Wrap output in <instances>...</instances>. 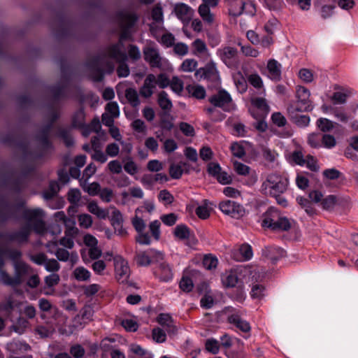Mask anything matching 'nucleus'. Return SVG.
<instances>
[{
  "instance_id": "1",
  "label": "nucleus",
  "mask_w": 358,
  "mask_h": 358,
  "mask_svg": "<svg viewBox=\"0 0 358 358\" xmlns=\"http://www.w3.org/2000/svg\"><path fill=\"white\" fill-rule=\"evenodd\" d=\"M108 57L117 61L124 62L127 59L126 53L120 50L119 43L109 45L105 52L90 58L86 63L90 71V76L93 81L101 82L103 79V70L108 74H111L114 71L115 65L108 59Z\"/></svg>"
},
{
  "instance_id": "2",
  "label": "nucleus",
  "mask_w": 358,
  "mask_h": 358,
  "mask_svg": "<svg viewBox=\"0 0 358 358\" xmlns=\"http://www.w3.org/2000/svg\"><path fill=\"white\" fill-rule=\"evenodd\" d=\"M43 210L40 208L22 210V217L28 224L20 231L12 232H1L0 241L16 242L17 243H25L28 241L31 230L36 234H43L45 231V224L43 220Z\"/></svg>"
},
{
  "instance_id": "3",
  "label": "nucleus",
  "mask_w": 358,
  "mask_h": 358,
  "mask_svg": "<svg viewBox=\"0 0 358 358\" xmlns=\"http://www.w3.org/2000/svg\"><path fill=\"white\" fill-rule=\"evenodd\" d=\"M294 222L285 216L274 207H270L262 215V226L273 231H287Z\"/></svg>"
},
{
  "instance_id": "4",
  "label": "nucleus",
  "mask_w": 358,
  "mask_h": 358,
  "mask_svg": "<svg viewBox=\"0 0 358 358\" xmlns=\"http://www.w3.org/2000/svg\"><path fill=\"white\" fill-rule=\"evenodd\" d=\"M288 180L280 175L272 173L267 176L262 185V192L271 196H280L287 188Z\"/></svg>"
},
{
  "instance_id": "5",
  "label": "nucleus",
  "mask_w": 358,
  "mask_h": 358,
  "mask_svg": "<svg viewBox=\"0 0 358 358\" xmlns=\"http://www.w3.org/2000/svg\"><path fill=\"white\" fill-rule=\"evenodd\" d=\"M116 18L122 30L120 41L130 39L131 38V29L138 20V15L134 12L121 10L117 13Z\"/></svg>"
},
{
  "instance_id": "6",
  "label": "nucleus",
  "mask_w": 358,
  "mask_h": 358,
  "mask_svg": "<svg viewBox=\"0 0 358 358\" xmlns=\"http://www.w3.org/2000/svg\"><path fill=\"white\" fill-rule=\"evenodd\" d=\"M208 101L214 107L220 108L224 112L230 113L236 108L230 94L224 89L209 96Z\"/></svg>"
},
{
  "instance_id": "7",
  "label": "nucleus",
  "mask_w": 358,
  "mask_h": 358,
  "mask_svg": "<svg viewBox=\"0 0 358 358\" xmlns=\"http://www.w3.org/2000/svg\"><path fill=\"white\" fill-rule=\"evenodd\" d=\"M164 259V254L154 249L136 252L134 261L139 266H148L152 262H158Z\"/></svg>"
},
{
  "instance_id": "8",
  "label": "nucleus",
  "mask_w": 358,
  "mask_h": 358,
  "mask_svg": "<svg viewBox=\"0 0 358 358\" xmlns=\"http://www.w3.org/2000/svg\"><path fill=\"white\" fill-rule=\"evenodd\" d=\"M59 112L57 110H52L50 113V122L41 129L36 136L37 140L45 150H52L53 148L52 145L49 140V134L55 122L59 118Z\"/></svg>"
},
{
  "instance_id": "9",
  "label": "nucleus",
  "mask_w": 358,
  "mask_h": 358,
  "mask_svg": "<svg viewBox=\"0 0 358 358\" xmlns=\"http://www.w3.org/2000/svg\"><path fill=\"white\" fill-rule=\"evenodd\" d=\"M217 55L222 62L229 68L236 69L239 64L238 51L236 48L226 46L217 50Z\"/></svg>"
},
{
  "instance_id": "10",
  "label": "nucleus",
  "mask_w": 358,
  "mask_h": 358,
  "mask_svg": "<svg viewBox=\"0 0 358 358\" xmlns=\"http://www.w3.org/2000/svg\"><path fill=\"white\" fill-rule=\"evenodd\" d=\"M194 76L199 80H206L216 82L220 79V73L216 63L212 60L208 62L203 67L197 69Z\"/></svg>"
},
{
  "instance_id": "11",
  "label": "nucleus",
  "mask_w": 358,
  "mask_h": 358,
  "mask_svg": "<svg viewBox=\"0 0 358 358\" xmlns=\"http://www.w3.org/2000/svg\"><path fill=\"white\" fill-rule=\"evenodd\" d=\"M113 259L116 280L122 284L127 283L130 276V268L127 261L120 255H116Z\"/></svg>"
},
{
  "instance_id": "12",
  "label": "nucleus",
  "mask_w": 358,
  "mask_h": 358,
  "mask_svg": "<svg viewBox=\"0 0 358 358\" xmlns=\"http://www.w3.org/2000/svg\"><path fill=\"white\" fill-rule=\"evenodd\" d=\"M287 160L293 166H306L310 171H313V157L310 155L306 156L305 152L301 148L292 152L288 155Z\"/></svg>"
},
{
  "instance_id": "13",
  "label": "nucleus",
  "mask_w": 358,
  "mask_h": 358,
  "mask_svg": "<svg viewBox=\"0 0 358 358\" xmlns=\"http://www.w3.org/2000/svg\"><path fill=\"white\" fill-rule=\"evenodd\" d=\"M220 210L225 215L230 217L238 219L243 217L245 214V209L240 203L231 201L225 200L219 203Z\"/></svg>"
},
{
  "instance_id": "14",
  "label": "nucleus",
  "mask_w": 358,
  "mask_h": 358,
  "mask_svg": "<svg viewBox=\"0 0 358 358\" xmlns=\"http://www.w3.org/2000/svg\"><path fill=\"white\" fill-rule=\"evenodd\" d=\"M144 59L152 68L160 69L162 66V57L159 50L154 45H148L143 48Z\"/></svg>"
},
{
  "instance_id": "15",
  "label": "nucleus",
  "mask_w": 358,
  "mask_h": 358,
  "mask_svg": "<svg viewBox=\"0 0 358 358\" xmlns=\"http://www.w3.org/2000/svg\"><path fill=\"white\" fill-rule=\"evenodd\" d=\"M131 222L138 232V236L136 237V242L141 245H150L151 243L150 237L148 233L144 232L146 226L144 220L138 216H135Z\"/></svg>"
},
{
  "instance_id": "16",
  "label": "nucleus",
  "mask_w": 358,
  "mask_h": 358,
  "mask_svg": "<svg viewBox=\"0 0 358 358\" xmlns=\"http://www.w3.org/2000/svg\"><path fill=\"white\" fill-rule=\"evenodd\" d=\"M158 265L155 267L154 274L162 282H169L173 278V271L172 267L165 262H158Z\"/></svg>"
},
{
  "instance_id": "17",
  "label": "nucleus",
  "mask_w": 358,
  "mask_h": 358,
  "mask_svg": "<svg viewBox=\"0 0 358 358\" xmlns=\"http://www.w3.org/2000/svg\"><path fill=\"white\" fill-rule=\"evenodd\" d=\"M21 210V206H15L7 201H2L0 206V217L2 220L17 218V213Z\"/></svg>"
},
{
  "instance_id": "18",
  "label": "nucleus",
  "mask_w": 358,
  "mask_h": 358,
  "mask_svg": "<svg viewBox=\"0 0 358 358\" xmlns=\"http://www.w3.org/2000/svg\"><path fill=\"white\" fill-rule=\"evenodd\" d=\"M15 285H20L24 278L31 273V267L24 262H15Z\"/></svg>"
},
{
  "instance_id": "19",
  "label": "nucleus",
  "mask_w": 358,
  "mask_h": 358,
  "mask_svg": "<svg viewBox=\"0 0 358 358\" xmlns=\"http://www.w3.org/2000/svg\"><path fill=\"white\" fill-rule=\"evenodd\" d=\"M341 198L336 195L329 194L324 197L318 207L321 208L323 210L332 212L336 206L341 204Z\"/></svg>"
},
{
  "instance_id": "20",
  "label": "nucleus",
  "mask_w": 358,
  "mask_h": 358,
  "mask_svg": "<svg viewBox=\"0 0 358 358\" xmlns=\"http://www.w3.org/2000/svg\"><path fill=\"white\" fill-rule=\"evenodd\" d=\"M19 305L20 303L10 296L6 301L0 303V313L13 321L11 314Z\"/></svg>"
},
{
  "instance_id": "21",
  "label": "nucleus",
  "mask_w": 358,
  "mask_h": 358,
  "mask_svg": "<svg viewBox=\"0 0 358 358\" xmlns=\"http://www.w3.org/2000/svg\"><path fill=\"white\" fill-rule=\"evenodd\" d=\"M228 321L242 332L248 333L250 331L251 328L249 322L243 320L238 313H233L230 315L228 317Z\"/></svg>"
},
{
  "instance_id": "22",
  "label": "nucleus",
  "mask_w": 358,
  "mask_h": 358,
  "mask_svg": "<svg viewBox=\"0 0 358 358\" xmlns=\"http://www.w3.org/2000/svg\"><path fill=\"white\" fill-rule=\"evenodd\" d=\"M268 78L274 81L281 79V64L275 59H270L267 64Z\"/></svg>"
},
{
  "instance_id": "23",
  "label": "nucleus",
  "mask_w": 358,
  "mask_h": 358,
  "mask_svg": "<svg viewBox=\"0 0 358 358\" xmlns=\"http://www.w3.org/2000/svg\"><path fill=\"white\" fill-rule=\"evenodd\" d=\"M157 322L163 326L169 333L175 334L177 331L176 327L173 325L171 316L166 313H160L157 317Z\"/></svg>"
},
{
  "instance_id": "24",
  "label": "nucleus",
  "mask_w": 358,
  "mask_h": 358,
  "mask_svg": "<svg viewBox=\"0 0 358 358\" xmlns=\"http://www.w3.org/2000/svg\"><path fill=\"white\" fill-rule=\"evenodd\" d=\"M251 104L254 108L260 110L261 114L259 115L266 116L268 113L269 106L265 99L262 97L252 98Z\"/></svg>"
},
{
  "instance_id": "25",
  "label": "nucleus",
  "mask_w": 358,
  "mask_h": 358,
  "mask_svg": "<svg viewBox=\"0 0 358 358\" xmlns=\"http://www.w3.org/2000/svg\"><path fill=\"white\" fill-rule=\"evenodd\" d=\"M4 266V260L3 259V253L0 249V280L5 285L15 286V277L10 276L2 268Z\"/></svg>"
},
{
  "instance_id": "26",
  "label": "nucleus",
  "mask_w": 358,
  "mask_h": 358,
  "mask_svg": "<svg viewBox=\"0 0 358 358\" xmlns=\"http://www.w3.org/2000/svg\"><path fill=\"white\" fill-rule=\"evenodd\" d=\"M198 13L204 22V23L211 25L215 20V15L210 12L206 5H200L198 8Z\"/></svg>"
},
{
  "instance_id": "27",
  "label": "nucleus",
  "mask_w": 358,
  "mask_h": 358,
  "mask_svg": "<svg viewBox=\"0 0 358 358\" xmlns=\"http://www.w3.org/2000/svg\"><path fill=\"white\" fill-rule=\"evenodd\" d=\"M3 253V258L6 257L10 259L13 262V265L15 262H20V259L22 257V252L18 249H13V248H1Z\"/></svg>"
},
{
  "instance_id": "28",
  "label": "nucleus",
  "mask_w": 358,
  "mask_h": 358,
  "mask_svg": "<svg viewBox=\"0 0 358 358\" xmlns=\"http://www.w3.org/2000/svg\"><path fill=\"white\" fill-rule=\"evenodd\" d=\"M187 165V163L183 162H180L178 164H172L169 167L170 176L173 179L180 178Z\"/></svg>"
},
{
  "instance_id": "29",
  "label": "nucleus",
  "mask_w": 358,
  "mask_h": 358,
  "mask_svg": "<svg viewBox=\"0 0 358 358\" xmlns=\"http://www.w3.org/2000/svg\"><path fill=\"white\" fill-rule=\"evenodd\" d=\"M223 284L227 287H236L243 282L239 280L237 273L234 271H230L227 273L224 278L222 279Z\"/></svg>"
},
{
  "instance_id": "30",
  "label": "nucleus",
  "mask_w": 358,
  "mask_h": 358,
  "mask_svg": "<svg viewBox=\"0 0 358 358\" xmlns=\"http://www.w3.org/2000/svg\"><path fill=\"white\" fill-rule=\"evenodd\" d=\"M29 326L27 319L19 317L15 322L13 324L10 329L18 334H24Z\"/></svg>"
},
{
  "instance_id": "31",
  "label": "nucleus",
  "mask_w": 358,
  "mask_h": 358,
  "mask_svg": "<svg viewBox=\"0 0 358 358\" xmlns=\"http://www.w3.org/2000/svg\"><path fill=\"white\" fill-rule=\"evenodd\" d=\"M296 91L299 101L304 105V109L308 110L310 106L307 105V101L310 95V91L303 86H297Z\"/></svg>"
},
{
  "instance_id": "32",
  "label": "nucleus",
  "mask_w": 358,
  "mask_h": 358,
  "mask_svg": "<svg viewBox=\"0 0 358 358\" xmlns=\"http://www.w3.org/2000/svg\"><path fill=\"white\" fill-rule=\"evenodd\" d=\"M73 275L78 281H87L90 279L91 273L84 266H78L73 270Z\"/></svg>"
},
{
  "instance_id": "33",
  "label": "nucleus",
  "mask_w": 358,
  "mask_h": 358,
  "mask_svg": "<svg viewBox=\"0 0 358 358\" xmlns=\"http://www.w3.org/2000/svg\"><path fill=\"white\" fill-rule=\"evenodd\" d=\"M125 97L133 107H137L140 105V100L137 91L134 88H127L125 90Z\"/></svg>"
},
{
  "instance_id": "34",
  "label": "nucleus",
  "mask_w": 358,
  "mask_h": 358,
  "mask_svg": "<svg viewBox=\"0 0 358 358\" xmlns=\"http://www.w3.org/2000/svg\"><path fill=\"white\" fill-rule=\"evenodd\" d=\"M240 257L237 258V261L243 262L250 260L253 255L252 247L248 244H243L238 249Z\"/></svg>"
},
{
  "instance_id": "35",
  "label": "nucleus",
  "mask_w": 358,
  "mask_h": 358,
  "mask_svg": "<svg viewBox=\"0 0 358 358\" xmlns=\"http://www.w3.org/2000/svg\"><path fill=\"white\" fill-rule=\"evenodd\" d=\"M174 10L178 18L183 20L189 17L191 8L185 3H180L176 6Z\"/></svg>"
},
{
  "instance_id": "36",
  "label": "nucleus",
  "mask_w": 358,
  "mask_h": 358,
  "mask_svg": "<svg viewBox=\"0 0 358 358\" xmlns=\"http://www.w3.org/2000/svg\"><path fill=\"white\" fill-rule=\"evenodd\" d=\"M158 104L164 110L169 111L172 108L171 101L169 99L166 92L162 91L158 94Z\"/></svg>"
},
{
  "instance_id": "37",
  "label": "nucleus",
  "mask_w": 358,
  "mask_h": 358,
  "mask_svg": "<svg viewBox=\"0 0 358 358\" xmlns=\"http://www.w3.org/2000/svg\"><path fill=\"white\" fill-rule=\"evenodd\" d=\"M85 114L83 108H80L72 117V125L73 127H82L85 124Z\"/></svg>"
},
{
  "instance_id": "38",
  "label": "nucleus",
  "mask_w": 358,
  "mask_h": 358,
  "mask_svg": "<svg viewBox=\"0 0 358 358\" xmlns=\"http://www.w3.org/2000/svg\"><path fill=\"white\" fill-rule=\"evenodd\" d=\"M67 85L63 83H59L56 85L52 86L50 89L53 98L58 100L65 96V92Z\"/></svg>"
},
{
  "instance_id": "39",
  "label": "nucleus",
  "mask_w": 358,
  "mask_h": 358,
  "mask_svg": "<svg viewBox=\"0 0 358 358\" xmlns=\"http://www.w3.org/2000/svg\"><path fill=\"white\" fill-rule=\"evenodd\" d=\"M250 111L252 117L257 120L253 124L255 128L259 131H265L266 129H267V124L264 120L265 116L259 115V114H256V113L254 111V109H250Z\"/></svg>"
},
{
  "instance_id": "40",
  "label": "nucleus",
  "mask_w": 358,
  "mask_h": 358,
  "mask_svg": "<svg viewBox=\"0 0 358 358\" xmlns=\"http://www.w3.org/2000/svg\"><path fill=\"white\" fill-rule=\"evenodd\" d=\"M173 234L180 240L187 239L189 237V229L185 224L177 225L174 229Z\"/></svg>"
},
{
  "instance_id": "41",
  "label": "nucleus",
  "mask_w": 358,
  "mask_h": 358,
  "mask_svg": "<svg viewBox=\"0 0 358 358\" xmlns=\"http://www.w3.org/2000/svg\"><path fill=\"white\" fill-rule=\"evenodd\" d=\"M334 122L331 120L320 117L316 122L317 127L323 132L329 131L334 127Z\"/></svg>"
},
{
  "instance_id": "42",
  "label": "nucleus",
  "mask_w": 358,
  "mask_h": 358,
  "mask_svg": "<svg viewBox=\"0 0 358 358\" xmlns=\"http://www.w3.org/2000/svg\"><path fill=\"white\" fill-rule=\"evenodd\" d=\"M194 54L196 55L202 54H208V50L206 43L201 39L197 38L192 43Z\"/></svg>"
},
{
  "instance_id": "43",
  "label": "nucleus",
  "mask_w": 358,
  "mask_h": 358,
  "mask_svg": "<svg viewBox=\"0 0 358 358\" xmlns=\"http://www.w3.org/2000/svg\"><path fill=\"white\" fill-rule=\"evenodd\" d=\"M298 203L305 210L306 213L310 216L313 215V201L303 197L296 199Z\"/></svg>"
},
{
  "instance_id": "44",
  "label": "nucleus",
  "mask_w": 358,
  "mask_h": 358,
  "mask_svg": "<svg viewBox=\"0 0 358 358\" xmlns=\"http://www.w3.org/2000/svg\"><path fill=\"white\" fill-rule=\"evenodd\" d=\"M59 189V185L56 181H51L49 184L48 189L43 192V197L45 199L53 198Z\"/></svg>"
},
{
  "instance_id": "45",
  "label": "nucleus",
  "mask_w": 358,
  "mask_h": 358,
  "mask_svg": "<svg viewBox=\"0 0 358 358\" xmlns=\"http://www.w3.org/2000/svg\"><path fill=\"white\" fill-rule=\"evenodd\" d=\"M248 129L242 122H234L233 124V134L239 137L248 136Z\"/></svg>"
},
{
  "instance_id": "46",
  "label": "nucleus",
  "mask_w": 358,
  "mask_h": 358,
  "mask_svg": "<svg viewBox=\"0 0 358 358\" xmlns=\"http://www.w3.org/2000/svg\"><path fill=\"white\" fill-rule=\"evenodd\" d=\"M198 62L194 59H185L180 66L181 71L184 72H192L197 67Z\"/></svg>"
},
{
  "instance_id": "47",
  "label": "nucleus",
  "mask_w": 358,
  "mask_h": 358,
  "mask_svg": "<svg viewBox=\"0 0 358 358\" xmlns=\"http://www.w3.org/2000/svg\"><path fill=\"white\" fill-rule=\"evenodd\" d=\"M234 169L236 173L239 176H248L250 173V168L238 161H235L233 163Z\"/></svg>"
},
{
  "instance_id": "48",
  "label": "nucleus",
  "mask_w": 358,
  "mask_h": 358,
  "mask_svg": "<svg viewBox=\"0 0 358 358\" xmlns=\"http://www.w3.org/2000/svg\"><path fill=\"white\" fill-rule=\"evenodd\" d=\"M217 262L218 260L215 257L212 255H207L204 256L202 263L205 268L211 270L216 268Z\"/></svg>"
},
{
  "instance_id": "49",
  "label": "nucleus",
  "mask_w": 358,
  "mask_h": 358,
  "mask_svg": "<svg viewBox=\"0 0 358 358\" xmlns=\"http://www.w3.org/2000/svg\"><path fill=\"white\" fill-rule=\"evenodd\" d=\"M160 226H161L160 222L157 220L151 222L149 224V229H150V233H151L152 236H153V238L156 241H158L160 238V234H161Z\"/></svg>"
},
{
  "instance_id": "50",
  "label": "nucleus",
  "mask_w": 358,
  "mask_h": 358,
  "mask_svg": "<svg viewBox=\"0 0 358 358\" xmlns=\"http://www.w3.org/2000/svg\"><path fill=\"white\" fill-rule=\"evenodd\" d=\"M171 89L176 93L179 94L183 90L184 85L182 80L179 78L174 76L169 82Z\"/></svg>"
},
{
  "instance_id": "51",
  "label": "nucleus",
  "mask_w": 358,
  "mask_h": 358,
  "mask_svg": "<svg viewBox=\"0 0 358 358\" xmlns=\"http://www.w3.org/2000/svg\"><path fill=\"white\" fill-rule=\"evenodd\" d=\"M152 336L153 340L159 343H164L166 340V335L164 331L159 327L152 329Z\"/></svg>"
},
{
  "instance_id": "52",
  "label": "nucleus",
  "mask_w": 358,
  "mask_h": 358,
  "mask_svg": "<svg viewBox=\"0 0 358 358\" xmlns=\"http://www.w3.org/2000/svg\"><path fill=\"white\" fill-rule=\"evenodd\" d=\"M248 83L256 89H261L263 87V81L257 73H252L248 76Z\"/></svg>"
},
{
  "instance_id": "53",
  "label": "nucleus",
  "mask_w": 358,
  "mask_h": 358,
  "mask_svg": "<svg viewBox=\"0 0 358 358\" xmlns=\"http://www.w3.org/2000/svg\"><path fill=\"white\" fill-rule=\"evenodd\" d=\"M205 345L206 349L213 354L218 353L220 346L219 341L214 338L208 339Z\"/></svg>"
},
{
  "instance_id": "54",
  "label": "nucleus",
  "mask_w": 358,
  "mask_h": 358,
  "mask_svg": "<svg viewBox=\"0 0 358 358\" xmlns=\"http://www.w3.org/2000/svg\"><path fill=\"white\" fill-rule=\"evenodd\" d=\"M79 225L80 227L88 229L92 224V216L88 214H81L78 218Z\"/></svg>"
},
{
  "instance_id": "55",
  "label": "nucleus",
  "mask_w": 358,
  "mask_h": 358,
  "mask_svg": "<svg viewBox=\"0 0 358 358\" xmlns=\"http://www.w3.org/2000/svg\"><path fill=\"white\" fill-rule=\"evenodd\" d=\"M271 120L274 124L281 127L287 124V120L285 116L280 112H275L272 114Z\"/></svg>"
},
{
  "instance_id": "56",
  "label": "nucleus",
  "mask_w": 358,
  "mask_h": 358,
  "mask_svg": "<svg viewBox=\"0 0 358 358\" xmlns=\"http://www.w3.org/2000/svg\"><path fill=\"white\" fill-rule=\"evenodd\" d=\"M81 197V193L78 189H71L67 194V199L71 203L78 204Z\"/></svg>"
},
{
  "instance_id": "57",
  "label": "nucleus",
  "mask_w": 358,
  "mask_h": 358,
  "mask_svg": "<svg viewBox=\"0 0 358 358\" xmlns=\"http://www.w3.org/2000/svg\"><path fill=\"white\" fill-rule=\"evenodd\" d=\"M120 64L117 69V74L119 78H126L129 75L130 71L126 61H117Z\"/></svg>"
},
{
  "instance_id": "58",
  "label": "nucleus",
  "mask_w": 358,
  "mask_h": 358,
  "mask_svg": "<svg viewBox=\"0 0 358 358\" xmlns=\"http://www.w3.org/2000/svg\"><path fill=\"white\" fill-rule=\"evenodd\" d=\"M265 288L263 285H253L250 294L252 298L261 299L264 296Z\"/></svg>"
},
{
  "instance_id": "59",
  "label": "nucleus",
  "mask_w": 358,
  "mask_h": 358,
  "mask_svg": "<svg viewBox=\"0 0 358 358\" xmlns=\"http://www.w3.org/2000/svg\"><path fill=\"white\" fill-rule=\"evenodd\" d=\"M175 37L171 33H166L163 34L161 37L159 43L166 47L169 48L174 45Z\"/></svg>"
},
{
  "instance_id": "60",
  "label": "nucleus",
  "mask_w": 358,
  "mask_h": 358,
  "mask_svg": "<svg viewBox=\"0 0 358 358\" xmlns=\"http://www.w3.org/2000/svg\"><path fill=\"white\" fill-rule=\"evenodd\" d=\"M45 270L48 272H57L60 269V265L55 259H47L44 265Z\"/></svg>"
},
{
  "instance_id": "61",
  "label": "nucleus",
  "mask_w": 358,
  "mask_h": 358,
  "mask_svg": "<svg viewBox=\"0 0 358 358\" xmlns=\"http://www.w3.org/2000/svg\"><path fill=\"white\" fill-rule=\"evenodd\" d=\"M106 153L110 157H115L120 153V146L115 143H111L106 145Z\"/></svg>"
},
{
  "instance_id": "62",
  "label": "nucleus",
  "mask_w": 358,
  "mask_h": 358,
  "mask_svg": "<svg viewBox=\"0 0 358 358\" xmlns=\"http://www.w3.org/2000/svg\"><path fill=\"white\" fill-rule=\"evenodd\" d=\"M231 150L233 155L238 158H242L245 155L243 146L238 143H234L231 144Z\"/></svg>"
},
{
  "instance_id": "63",
  "label": "nucleus",
  "mask_w": 358,
  "mask_h": 358,
  "mask_svg": "<svg viewBox=\"0 0 358 358\" xmlns=\"http://www.w3.org/2000/svg\"><path fill=\"white\" fill-rule=\"evenodd\" d=\"M348 94L342 92H335L331 97L334 104H342L346 101Z\"/></svg>"
},
{
  "instance_id": "64",
  "label": "nucleus",
  "mask_w": 358,
  "mask_h": 358,
  "mask_svg": "<svg viewBox=\"0 0 358 358\" xmlns=\"http://www.w3.org/2000/svg\"><path fill=\"white\" fill-rule=\"evenodd\" d=\"M322 143L326 148H332L336 144L335 137L331 134H324L322 138Z\"/></svg>"
}]
</instances>
